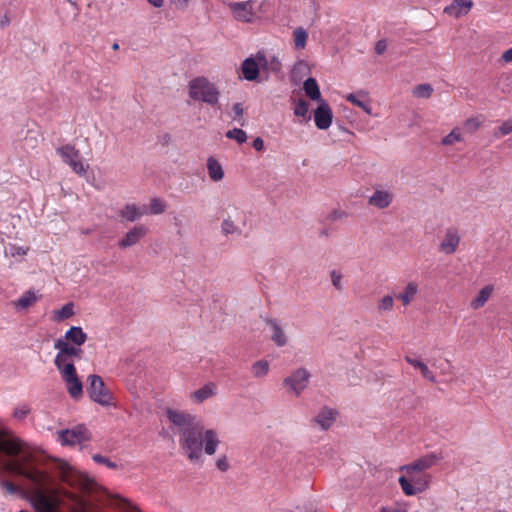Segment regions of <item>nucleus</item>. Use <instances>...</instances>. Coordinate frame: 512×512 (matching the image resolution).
<instances>
[{
    "instance_id": "19",
    "label": "nucleus",
    "mask_w": 512,
    "mask_h": 512,
    "mask_svg": "<svg viewBox=\"0 0 512 512\" xmlns=\"http://www.w3.org/2000/svg\"><path fill=\"white\" fill-rule=\"evenodd\" d=\"M494 292V286L488 284L482 287L478 294L473 298L469 304L472 310H479L486 305Z\"/></svg>"
},
{
    "instance_id": "34",
    "label": "nucleus",
    "mask_w": 512,
    "mask_h": 512,
    "mask_svg": "<svg viewBox=\"0 0 512 512\" xmlns=\"http://www.w3.org/2000/svg\"><path fill=\"white\" fill-rule=\"evenodd\" d=\"M361 96H363L362 93H358V94L351 93L346 96V99H347V101L351 102L353 105L363 109L365 111V113H367L368 115H371L372 114L371 106L367 102L363 101L360 98Z\"/></svg>"
},
{
    "instance_id": "22",
    "label": "nucleus",
    "mask_w": 512,
    "mask_h": 512,
    "mask_svg": "<svg viewBox=\"0 0 512 512\" xmlns=\"http://www.w3.org/2000/svg\"><path fill=\"white\" fill-rule=\"evenodd\" d=\"M405 361L409 363L414 368L418 369L424 379L431 383L437 382V377L435 373L428 367V365L422 360H418L415 358H411L409 356L405 357Z\"/></svg>"
},
{
    "instance_id": "58",
    "label": "nucleus",
    "mask_w": 512,
    "mask_h": 512,
    "mask_svg": "<svg viewBox=\"0 0 512 512\" xmlns=\"http://www.w3.org/2000/svg\"><path fill=\"white\" fill-rule=\"evenodd\" d=\"M177 9L184 10L188 6L189 0H171Z\"/></svg>"
},
{
    "instance_id": "43",
    "label": "nucleus",
    "mask_w": 512,
    "mask_h": 512,
    "mask_svg": "<svg viewBox=\"0 0 512 512\" xmlns=\"http://www.w3.org/2000/svg\"><path fill=\"white\" fill-rule=\"evenodd\" d=\"M460 141H462V135L459 129L455 128L448 135H446L441 142L445 146H450Z\"/></svg>"
},
{
    "instance_id": "55",
    "label": "nucleus",
    "mask_w": 512,
    "mask_h": 512,
    "mask_svg": "<svg viewBox=\"0 0 512 512\" xmlns=\"http://www.w3.org/2000/svg\"><path fill=\"white\" fill-rule=\"evenodd\" d=\"M344 217H347V213L345 211H341V210H334L329 215V219L331 221H336V220L342 219Z\"/></svg>"
},
{
    "instance_id": "26",
    "label": "nucleus",
    "mask_w": 512,
    "mask_h": 512,
    "mask_svg": "<svg viewBox=\"0 0 512 512\" xmlns=\"http://www.w3.org/2000/svg\"><path fill=\"white\" fill-rule=\"evenodd\" d=\"M303 89L305 91L306 96L309 99L317 101L318 103H320L321 101H325L321 97L319 86L314 78L306 79L303 84Z\"/></svg>"
},
{
    "instance_id": "60",
    "label": "nucleus",
    "mask_w": 512,
    "mask_h": 512,
    "mask_svg": "<svg viewBox=\"0 0 512 512\" xmlns=\"http://www.w3.org/2000/svg\"><path fill=\"white\" fill-rule=\"evenodd\" d=\"M65 495L71 499L72 501H75V502H80V498L74 494V493H71V492H65Z\"/></svg>"
},
{
    "instance_id": "20",
    "label": "nucleus",
    "mask_w": 512,
    "mask_h": 512,
    "mask_svg": "<svg viewBox=\"0 0 512 512\" xmlns=\"http://www.w3.org/2000/svg\"><path fill=\"white\" fill-rule=\"evenodd\" d=\"M146 213L147 212L144 209L134 203L126 204L118 212L122 219L129 222H134L140 219Z\"/></svg>"
},
{
    "instance_id": "32",
    "label": "nucleus",
    "mask_w": 512,
    "mask_h": 512,
    "mask_svg": "<svg viewBox=\"0 0 512 512\" xmlns=\"http://www.w3.org/2000/svg\"><path fill=\"white\" fill-rule=\"evenodd\" d=\"M429 362L431 365L439 370L440 374L445 376L450 374L451 363L448 359L442 358L441 356L432 357Z\"/></svg>"
},
{
    "instance_id": "3",
    "label": "nucleus",
    "mask_w": 512,
    "mask_h": 512,
    "mask_svg": "<svg viewBox=\"0 0 512 512\" xmlns=\"http://www.w3.org/2000/svg\"><path fill=\"white\" fill-rule=\"evenodd\" d=\"M55 348L59 350L55 358V365L66 383L68 393L72 398L79 399L83 394V385L76 373L74 364L70 362V358H80L82 350L71 346L63 339L56 341Z\"/></svg>"
},
{
    "instance_id": "37",
    "label": "nucleus",
    "mask_w": 512,
    "mask_h": 512,
    "mask_svg": "<svg viewBox=\"0 0 512 512\" xmlns=\"http://www.w3.org/2000/svg\"><path fill=\"white\" fill-rule=\"evenodd\" d=\"M309 72V66L304 60H299L295 63L292 69V78L300 80L304 75Z\"/></svg>"
},
{
    "instance_id": "8",
    "label": "nucleus",
    "mask_w": 512,
    "mask_h": 512,
    "mask_svg": "<svg viewBox=\"0 0 512 512\" xmlns=\"http://www.w3.org/2000/svg\"><path fill=\"white\" fill-rule=\"evenodd\" d=\"M57 153L62 157L63 161L67 163L72 170L79 174L85 175L88 169V165H84L81 160L79 150L72 145H65L57 149Z\"/></svg>"
},
{
    "instance_id": "10",
    "label": "nucleus",
    "mask_w": 512,
    "mask_h": 512,
    "mask_svg": "<svg viewBox=\"0 0 512 512\" xmlns=\"http://www.w3.org/2000/svg\"><path fill=\"white\" fill-rule=\"evenodd\" d=\"M246 225V214L244 211L234 207L232 214H229L221 223V231L224 235L241 234Z\"/></svg>"
},
{
    "instance_id": "61",
    "label": "nucleus",
    "mask_w": 512,
    "mask_h": 512,
    "mask_svg": "<svg viewBox=\"0 0 512 512\" xmlns=\"http://www.w3.org/2000/svg\"><path fill=\"white\" fill-rule=\"evenodd\" d=\"M155 7H162L164 0H148Z\"/></svg>"
},
{
    "instance_id": "2",
    "label": "nucleus",
    "mask_w": 512,
    "mask_h": 512,
    "mask_svg": "<svg viewBox=\"0 0 512 512\" xmlns=\"http://www.w3.org/2000/svg\"><path fill=\"white\" fill-rule=\"evenodd\" d=\"M169 421L180 435V446L190 461H199L203 452L212 456L220 444L218 434L213 429H206L195 416L183 411L167 409Z\"/></svg>"
},
{
    "instance_id": "1",
    "label": "nucleus",
    "mask_w": 512,
    "mask_h": 512,
    "mask_svg": "<svg viewBox=\"0 0 512 512\" xmlns=\"http://www.w3.org/2000/svg\"><path fill=\"white\" fill-rule=\"evenodd\" d=\"M0 452L11 457L1 462L2 469L27 482L35 511L51 512V475L40 466L33 454L24 452V442L11 431L0 429Z\"/></svg>"
},
{
    "instance_id": "54",
    "label": "nucleus",
    "mask_w": 512,
    "mask_h": 512,
    "mask_svg": "<svg viewBox=\"0 0 512 512\" xmlns=\"http://www.w3.org/2000/svg\"><path fill=\"white\" fill-rule=\"evenodd\" d=\"M499 132L503 136L510 134L512 132V120L502 123L499 127Z\"/></svg>"
},
{
    "instance_id": "49",
    "label": "nucleus",
    "mask_w": 512,
    "mask_h": 512,
    "mask_svg": "<svg viewBox=\"0 0 512 512\" xmlns=\"http://www.w3.org/2000/svg\"><path fill=\"white\" fill-rule=\"evenodd\" d=\"M330 277H331V282H332L333 286L337 290H342V284H341L342 275L337 271H332L330 273Z\"/></svg>"
},
{
    "instance_id": "35",
    "label": "nucleus",
    "mask_w": 512,
    "mask_h": 512,
    "mask_svg": "<svg viewBox=\"0 0 512 512\" xmlns=\"http://www.w3.org/2000/svg\"><path fill=\"white\" fill-rule=\"evenodd\" d=\"M269 367V363L266 360L256 361L252 365V373L256 378H263L268 374Z\"/></svg>"
},
{
    "instance_id": "5",
    "label": "nucleus",
    "mask_w": 512,
    "mask_h": 512,
    "mask_svg": "<svg viewBox=\"0 0 512 512\" xmlns=\"http://www.w3.org/2000/svg\"><path fill=\"white\" fill-rule=\"evenodd\" d=\"M220 94L217 85L206 77H196L188 83V95L194 101L216 106L219 103Z\"/></svg>"
},
{
    "instance_id": "30",
    "label": "nucleus",
    "mask_w": 512,
    "mask_h": 512,
    "mask_svg": "<svg viewBox=\"0 0 512 512\" xmlns=\"http://www.w3.org/2000/svg\"><path fill=\"white\" fill-rule=\"evenodd\" d=\"M417 489L418 493L426 490L429 487L431 477L428 474H407Z\"/></svg>"
},
{
    "instance_id": "47",
    "label": "nucleus",
    "mask_w": 512,
    "mask_h": 512,
    "mask_svg": "<svg viewBox=\"0 0 512 512\" xmlns=\"http://www.w3.org/2000/svg\"><path fill=\"white\" fill-rule=\"evenodd\" d=\"M92 459L99 463V464H104L106 465L108 468L110 469H116L117 468V464L115 462H112L110 461L108 458L100 455V454H95L92 456Z\"/></svg>"
},
{
    "instance_id": "4",
    "label": "nucleus",
    "mask_w": 512,
    "mask_h": 512,
    "mask_svg": "<svg viewBox=\"0 0 512 512\" xmlns=\"http://www.w3.org/2000/svg\"><path fill=\"white\" fill-rule=\"evenodd\" d=\"M53 469L59 479L72 488L80 491H89L92 488L93 480L65 460L55 459Z\"/></svg>"
},
{
    "instance_id": "7",
    "label": "nucleus",
    "mask_w": 512,
    "mask_h": 512,
    "mask_svg": "<svg viewBox=\"0 0 512 512\" xmlns=\"http://www.w3.org/2000/svg\"><path fill=\"white\" fill-rule=\"evenodd\" d=\"M57 440L62 446H74L90 440V434L86 427L77 425L71 429L57 432Z\"/></svg>"
},
{
    "instance_id": "18",
    "label": "nucleus",
    "mask_w": 512,
    "mask_h": 512,
    "mask_svg": "<svg viewBox=\"0 0 512 512\" xmlns=\"http://www.w3.org/2000/svg\"><path fill=\"white\" fill-rule=\"evenodd\" d=\"M419 292V284L416 281H409L403 287L402 291L396 295V299L406 307L410 305L415 299Z\"/></svg>"
},
{
    "instance_id": "41",
    "label": "nucleus",
    "mask_w": 512,
    "mask_h": 512,
    "mask_svg": "<svg viewBox=\"0 0 512 512\" xmlns=\"http://www.w3.org/2000/svg\"><path fill=\"white\" fill-rule=\"evenodd\" d=\"M399 484H400L403 492L408 496L415 495L418 493L417 489L411 482L410 478L408 479L405 476H401L399 478Z\"/></svg>"
},
{
    "instance_id": "63",
    "label": "nucleus",
    "mask_w": 512,
    "mask_h": 512,
    "mask_svg": "<svg viewBox=\"0 0 512 512\" xmlns=\"http://www.w3.org/2000/svg\"><path fill=\"white\" fill-rule=\"evenodd\" d=\"M72 512H85L84 510L73 509Z\"/></svg>"
},
{
    "instance_id": "62",
    "label": "nucleus",
    "mask_w": 512,
    "mask_h": 512,
    "mask_svg": "<svg viewBox=\"0 0 512 512\" xmlns=\"http://www.w3.org/2000/svg\"><path fill=\"white\" fill-rule=\"evenodd\" d=\"M8 23H9V19H8L7 17H5V18L1 21L2 26L7 25Z\"/></svg>"
},
{
    "instance_id": "46",
    "label": "nucleus",
    "mask_w": 512,
    "mask_h": 512,
    "mask_svg": "<svg viewBox=\"0 0 512 512\" xmlns=\"http://www.w3.org/2000/svg\"><path fill=\"white\" fill-rule=\"evenodd\" d=\"M234 117L233 119L239 123V125H245V119L243 118L244 109L240 103L233 105Z\"/></svg>"
},
{
    "instance_id": "50",
    "label": "nucleus",
    "mask_w": 512,
    "mask_h": 512,
    "mask_svg": "<svg viewBox=\"0 0 512 512\" xmlns=\"http://www.w3.org/2000/svg\"><path fill=\"white\" fill-rule=\"evenodd\" d=\"M465 127L470 132H475L480 127V121L477 118H469L465 121Z\"/></svg>"
},
{
    "instance_id": "27",
    "label": "nucleus",
    "mask_w": 512,
    "mask_h": 512,
    "mask_svg": "<svg viewBox=\"0 0 512 512\" xmlns=\"http://www.w3.org/2000/svg\"><path fill=\"white\" fill-rule=\"evenodd\" d=\"M207 170L209 178L214 182H219L224 178L222 165L214 157L207 159Z\"/></svg>"
},
{
    "instance_id": "9",
    "label": "nucleus",
    "mask_w": 512,
    "mask_h": 512,
    "mask_svg": "<svg viewBox=\"0 0 512 512\" xmlns=\"http://www.w3.org/2000/svg\"><path fill=\"white\" fill-rule=\"evenodd\" d=\"M310 378V372L301 367L293 371L289 377H286L283 380V385L298 397L307 388Z\"/></svg>"
},
{
    "instance_id": "53",
    "label": "nucleus",
    "mask_w": 512,
    "mask_h": 512,
    "mask_svg": "<svg viewBox=\"0 0 512 512\" xmlns=\"http://www.w3.org/2000/svg\"><path fill=\"white\" fill-rule=\"evenodd\" d=\"M387 47H388L387 41L385 39H381V40L377 41V43L375 45V52L378 55H382L387 50Z\"/></svg>"
},
{
    "instance_id": "17",
    "label": "nucleus",
    "mask_w": 512,
    "mask_h": 512,
    "mask_svg": "<svg viewBox=\"0 0 512 512\" xmlns=\"http://www.w3.org/2000/svg\"><path fill=\"white\" fill-rule=\"evenodd\" d=\"M473 6L472 0H453L450 5L444 8V13L454 18H460L467 15Z\"/></svg>"
},
{
    "instance_id": "6",
    "label": "nucleus",
    "mask_w": 512,
    "mask_h": 512,
    "mask_svg": "<svg viewBox=\"0 0 512 512\" xmlns=\"http://www.w3.org/2000/svg\"><path fill=\"white\" fill-rule=\"evenodd\" d=\"M87 381L89 384L87 390L92 401L102 406L112 405V394L100 376L90 375Z\"/></svg>"
},
{
    "instance_id": "57",
    "label": "nucleus",
    "mask_w": 512,
    "mask_h": 512,
    "mask_svg": "<svg viewBox=\"0 0 512 512\" xmlns=\"http://www.w3.org/2000/svg\"><path fill=\"white\" fill-rule=\"evenodd\" d=\"M380 512H406V509L401 506L383 507Z\"/></svg>"
},
{
    "instance_id": "36",
    "label": "nucleus",
    "mask_w": 512,
    "mask_h": 512,
    "mask_svg": "<svg viewBox=\"0 0 512 512\" xmlns=\"http://www.w3.org/2000/svg\"><path fill=\"white\" fill-rule=\"evenodd\" d=\"M167 204L161 198H152L149 202V212L153 215H159L166 211Z\"/></svg>"
},
{
    "instance_id": "25",
    "label": "nucleus",
    "mask_w": 512,
    "mask_h": 512,
    "mask_svg": "<svg viewBox=\"0 0 512 512\" xmlns=\"http://www.w3.org/2000/svg\"><path fill=\"white\" fill-rule=\"evenodd\" d=\"M216 394V385L212 382L205 384L202 388L191 394V399L197 403H202L206 399Z\"/></svg>"
},
{
    "instance_id": "31",
    "label": "nucleus",
    "mask_w": 512,
    "mask_h": 512,
    "mask_svg": "<svg viewBox=\"0 0 512 512\" xmlns=\"http://www.w3.org/2000/svg\"><path fill=\"white\" fill-rule=\"evenodd\" d=\"M308 33L303 27H297L293 31V41L296 50H303L306 47Z\"/></svg>"
},
{
    "instance_id": "51",
    "label": "nucleus",
    "mask_w": 512,
    "mask_h": 512,
    "mask_svg": "<svg viewBox=\"0 0 512 512\" xmlns=\"http://www.w3.org/2000/svg\"><path fill=\"white\" fill-rule=\"evenodd\" d=\"M30 412V409L23 405L21 407H18L14 411V416L20 420L24 419Z\"/></svg>"
},
{
    "instance_id": "40",
    "label": "nucleus",
    "mask_w": 512,
    "mask_h": 512,
    "mask_svg": "<svg viewBox=\"0 0 512 512\" xmlns=\"http://www.w3.org/2000/svg\"><path fill=\"white\" fill-rule=\"evenodd\" d=\"M433 88L430 84H420L413 90V95L417 98L428 99L431 97Z\"/></svg>"
},
{
    "instance_id": "29",
    "label": "nucleus",
    "mask_w": 512,
    "mask_h": 512,
    "mask_svg": "<svg viewBox=\"0 0 512 512\" xmlns=\"http://www.w3.org/2000/svg\"><path fill=\"white\" fill-rule=\"evenodd\" d=\"M257 60L259 61L262 68L272 72H278L282 67L280 60L274 56L268 59L264 54L258 53Z\"/></svg>"
},
{
    "instance_id": "11",
    "label": "nucleus",
    "mask_w": 512,
    "mask_h": 512,
    "mask_svg": "<svg viewBox=\"0 0 512 512\" xmlns=\"http://www.w3.org/2000/svg\"><path fill=\"white\" fill-rule=\"evenodd\" d=\"M147 234L148 228L144 224H136L118 241V246L121 249L135 246L145 238Z\"/></svg>"
},
{
    "instance_id": "14",
    "label": "nucleus",
    "mask_w": 512,
    "mask_h": 512,
    "mask_svg": "<svg viewBox=\"0 0 512 512\" xmlns=\"http://www.w3.org/2000/svg\"><path fill=\"white\" fill-rule=\"evenodd\" d=\"M436 461L435 455H426L410 464L401 466L400 471L406 472V474H424L423 472L434 466Z\"/></svg>"
},
{
    "instance_id": "33",
    "label": "nucleus",
    "mask_w": 512,
    "mask_h": 512,
    "mask_svg": "<svg viewBox=\"0 0 512 512\" xmlns=\"http://www.w3.org/2000/svg\"><path fill=\"white\" fill-rule=\"evenodd\" d=\"M37 299L38 297L33 291H27L15 302V307L17 309H27L32 306Z\"/></svg>"
},
{
    "instance_id": "12",
    "label": "nucleus",
    "mask_w": 512,
    "mask_h": 512,
    "mask_svg": "<svg viewBox=\"0 0 512 512\" xmlns=\"http://www.w3.org/2000/svg\"><path fill=\"white\" fill-rule=\"evenodd\" d=\"M393 200L394 193L392 191L383 188H376L368 197L367 203L371 207L384 210L392 204Z\"/></svg>"
},
{
    "instance_id": "21",
    "label": "nucleus",
    "mask_w": 512,
    "mask_h": 512,
    "mask_svg": "<svg viewBox=\"0 0 512 512\" xmlns=\"http://www.w3.org/2000/svg\"><path fill=\"white\" fill-rule=\"evenodd\" d=\"M265 322L271 327L272 335L271 340L278 346L283 347L287 344L288 338L286 336L285 331L277 322V320L272 318H267Z\"/></svg>"
},
{
    "instance_id": "42",
    "label": "nucleus",
    "mask_w": 512,
    "mask_h": 512,
    "mask_svg": "<svg viewBox=\"0 0 512 512\" xmlns=\"http://www.w3.org/2000/svg\"><path fill=\"white\" fill-rule=\"evenodd\" d=\"M226 137L235 140L238 144H242L247 140L246 132L239 128L227 131Z\"/></svg>"
},
{
    "instance_id": "45",
    "label": "nucleus",
    "mask_w": 512,
    "mask_h": 512,
    "mask_svg": "<svg viewBox=\"0 0 512 512\" xmlns=\"http://www.w3.org/2000/svg\"><path fill=\"white\" fill-rule=\"evenodd\" d=\"M0 487L8 494H17L23 492V488L21 486L15 485L9 480H1Z\"/></svg>"
},
{
    "instance_id": "39",
    "label": "nucleus",
    "mask_w": 512,
    "mask_h": 512,
    "mask_svg": "<svg viewBox=\"0 0 512 512\" xmlns=\"http://www.w3.org/2000/svg\"><path fill=\"white\" fill-rule=\"evenodd\" d=\"M73 303H67L60 310L55 311L54 319L56 321H62L68 319L74 315Z\"/></svg>"
},
{
    "instance_id": "38",
    "label": "nucleus",
    "mask_w": 512,
    "mask_h": 512,
    "mask_svg": "<svg viewBox=\"0 0 512 512\" xmlns=\"http://www.w3.org/2000/svg\"><path fill=\"white\" fill-rule=\"evenodd\" d=\"M393 307L394 299L391 295H385L377 302V310L379 313L390 312Z\"/></svg>"
},
{
    "instance_id": "23",
    "label": "nucleus",
    "mask_w": 512,
    "mask_h": 512,
    "mask_svg": "<svg viewBox=\"0 0 512 512\" xmlns=\"http://www.w3.org/2000/svg\"><path fill=\"white\" fill-rule=\"evenodd\" d=\"M259 67H261L259 61L253 58H247L242 63V73L245 79L252 81L258 77Z\"/></svg>"
},
{
    "instance_id": "56",
    "label": "nucleus",
    "mask_w": 512,
    "mask_h": 512,
    "mask_svg": "<svg viewBox=\"0 0 512 512\" xmlns=\"http://www.w3.org/2000/svg\"><path fill=\"white\" fill-rule=\"evenodd\" d=\"M501 60L505 63L512 62V47L507 49L502 55Z\"/></svg>"
},
{
    "instance_id": "59",
    "label": "nucleus",
    "mask_w": 512,
    "mask_h": 512,
    "mask_svg": "<svg viewBox=\"0 0 512 512\" xmlns=\"http://www.w3.org/2000/svg\"><path fill=\"white\" fill-rule=\"evenodd\" d=\"M253 147L257 151H261L264 148V141L262 140V138H260V137L255 138L253 141Z\"/></svg>"
},
{
    "instance_id": "15",
    "label": "nucleus",
    "mask_w": 512,
    "mask_h": 512,
    "mask_svg": "<svg viewBox=\"0 0 512 512\" xmlns=\"http://www.w3.org/2000/svg\"><path fill=\"white\" fill-rule=\"evenodd\" d=\"M460 239L461 237L457 229H447L439 244V251L445 255H452L456 252L460 244Z\"/></svg>"
},
{
    "instance_id": "24",
    "label": "nucleus",
    "mask_w": 512,
    "mask_h": 512,
    "mask_svg": "<svg viewBox=\"0 0 512 512\" xmlns=\"http://www.w3.org/2000/svg\"><path fill=\"white\" fill-rule=\"evenodd\" d=\"M336 415L337 413L335 411L324 408L318 413L313 421L317 423L323 430H327L336 420Z\"/></svg>"
},
{
    "instance_id": "48",
    "label": "nucleus",
    "mask_w": 512,
    "mask_h": 512,
    "mask_svg": "<svg viewBox=\"0 0 512 512\" xmlns=\"http://www.w3.org/2000/svg\"><path fill=\"white\" fill-rule=\"evenodd\" d=\"M216 467L221 472L228 471V469L230 468L228 457L226 455H223L220 458H218V460L216 461Z\"/></svg>"
},
{
    "instance_id": "13",
    "label": "nucleus",
    "mask_w": 512,
    "mask_h": 512,
    "mask_svg": "<svg viewBox=\"0 0 512 512\" xmlns=\"http://www.w3.org/2000/svg\"><path fill=\"white\" fill-rule=\"evenodd\" d=\"M255 3L253 1L230 3L229 7L233 16L238 21L251 22L255 16Z\"/></svg>"
},
{
    "instance_id": "64",
    "label": "nucleus",
    "mask_w": 512,
    "mask_h": 512,
    "mask_svg": "<svg viewBox=\"0 0 512 512\" xmlns=\"http://www.w3.org/2000/svg\"><path fill=\"white\" fill-rule=\"evenodd\" d=\"M118 48V45L117 44H114L113 45V49H117Z\"/></svg>"
},
{
    "instance_id": "52",
    "label": "nucleus",
    "mask_w": 512,
    "mask_h": 512,
    "mask_svg": "<svg viewBox=\"0 0 512 512\" xmlns=\"http://www.w3.org/2000/svg\"><path fill=\"white\" fill-rule=\"evenodd\" d=\"M28 250H29V248H23L20 246L12 245L10 247V255L12 257H15L17 255H26Z\"/></svg>"
},
{
    "instance_id": "16",
    "label": "nucleus",
    "mask_w": 512,
    "mask_h": 512,
    "mask_svg": "<svg viewBox=\"0 0 512 512\" xmlns=\"http://www.w3.org/2000/svg\"><path fill=\"white\" fill-rule=\"evenodd\" d=\"M333 119V113L326 101L318 103V107L314 111V121L318 129L326 130L330 127Z\"/></svg>"
},
{
    "instance_id": "28",
    "label": "nucleus",
    "mask_w": 512,
    "mask_h": 512,
    "mask_svg": "<svg viewBox=\"0 0 512 512\" xmlns=\"http://www.w3.org/2000/svg\"><path fill=\"white\" fill-rule=\"evenodd\" d=\"M87 340V334L81 327L73 326L65 333V341L81 346Z\"/></svg>"
},
{
    "instance_id": "44",
    "label": "nucleus",
    "mask_w": 512,
    "mask_h": 512,
    "mask_svg": "<svg viewBox=\"0 0 512 512\" xmlns=\"http://www.w3.org/2000/svg\"><path fill=\"white\" fill-rule=\"evenodd\" d=\"M309 112V103L304 99L295 102L294 114L300 117H306Z\"/></svg>"
}]
</instances>
